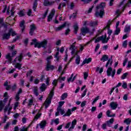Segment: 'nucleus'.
<instances>
[{
	"instance_id": "obj_51",
	"label": "nucleus",
	"mask_w": 131,
	"mask_h": 131,
	"mask_svg": "<svg viewBox=\"0 0 131 131\" xmlns=\"http://www.w3.org/2000/svg\"><path fill=\"white\" fill-rule=\"evenodd\" d=\"M87 92H88V89H85L81 95V98H83V97H84V96L86 95Z\"/></svg>"
},
{
	"instance_id": "obj_48",
	"label": "nucleus",
	"mask_w": 131,
	"mask_h": 131,
	"mask_svg": "<svg viewBox=\"0 0 131 131\" xmlns=\"http://www.w3.org/2000/svg\"><path fill=\"white\" fill-rule=\"evenodd\" d=\"M127 61H128V59L127 58H126L124 59L123 62V66L124 67L125 65L126 64V63H127Z\"/></svg>"
},
{
	"instance_id": "obj_22",
	"label": "nucleus",
	"mask_w": 131,
	"mask_h": 131,
	"mask_svg": "<svg viewBox=\"0 0 131 131\" xmlns=\"http://www.w3.org/2000/svg\"><path fill=\"white\" fill-rule=\"evenodd\" d=\"M75 63L77 64V65H79L80 63V56H79L78 55H76Z\"/></svg>"
},
{
	"instance_id": "obj_14",
	"label": "nucleus",
	"mask_w": 131,
	"mask_h": 131,
	"mask_svg": "<svg viewBox=\"0 0 131 131\" xmlns=\"http://www.w3.org/2000/svg\"><path fill=\"white\" fill-rule=\"evenodd\" d=\"M39 125L40 128H45V127L47 125V121L46 120L42 121L39 124V125H37L36 128H38Z\"/></svg>"
},
{
	"instance_id": "obj_17",
	"label": "nucleus",
	"mask_w": 131,
	"mask_h": 131,
	"mask_svg": "<svg viewBox=\"0 0 131 131\" xmlns=\"http://www.w3.org/2000/svg\"><path fill=\"white\" fill-rule=\"evenodd\" d=\"M36 27L35 25L32 24L30 26V31L29 32L30 35H33V32H34V30H35Z\"/></svg>"
},
{
	"instance_id": "obj_61",
	"label": "nucleus",
	"mask_w": 131,
	"mask_h": 131,
	"mask_svg": "<svg viewBox=\"0 0 131 131\" xmlns=\"http://www.w3.org/2000/svg\"><path fill=\"white\" fill-rule=\"evenodd\" d=\"M65 102L64 101H60L59 102V106L58 107H60L61 108V107H62V105H64Z\"/></svg>"
},
{
	"instance_id": "obj_44",
	"label": "nucleus",
	"mask_w": 131,
	"mask_h": 131,
	"mask_svg": "<svg viewBox=\"0 0 131 131\" xmlns=\"http://www.w3.org/2000/svg\"><path fill=\"white\" fill-rule=\"evenodd\" d=\"M74 32L75 34H76V33H77V31H78V26H77V25H75V26H74Z\"/></svg>"
},
{
	"instance_id": "obj_26",
	"label": "nucleus",
	"mask_w": 131,
	"mask_h": 131,
	"mask_svg": "<svg viewBox=\"0 0 131 131\" xmlns=\"http://www.w3.org/2000/svg\"><path fill=\"white\" fill-rule=\"evenodd\" d=\"M109 58V56L107 55H104L102 56V57L101 58V61H103V62H105V61H107L108 58Z\"/></svg>"
},
{
	"instance_id": "obj_64",
	"label": "nucleus",
	"mask_w": 131,
	"mask_h": 131,
	"mask_svg": "<svg viewBox=\"0 0 131 131\" xmlns=\"http://www.w3.org/2000/svg\"><path fill=\"white\" fill-rule=\"evenodd\" d=\"M127 68H131V61H129L128 62V64L127 66Z\"/></svg>"
},
{
	"instance_id": "obj_15",
	"label": "nucleus",
	"mask_w": 131,
	"mask_h": 131,
	"mask_svg": "<svg viewBox=\"0 0 131 131\" xmlns=\"http://www.w3.org/2000/svg\"><path fill=\"white\" fill-rule=\"evenodd\" d=\"M118 104L116 102H112L110 103V107L113 110H115L117 108Z\"/></svg>"
},
{
	"instance_id": "obj_11",
	"label": "nucleus",
	"mask_w": 131,
	"mask_h": 131,
	"mask_svg": "<svg viewBox=\"0 0 131 131\" xmlns=\"http://www.w3.org/2000/svg\"><path fill=\"white\" fill-rule=\"evenodd\" d=\"M70 50L71 51V53L72 55H76L77 56V54H78V50L77 49V47H75L74 44L71 46Z\"/></svg>"
},
{
	"instance_id": "obj_1",
	"label": "nucleus",
	"mask_w": 131,
	"mask_h": 131,
	"mask_svg": "<svg viewBox=\"0 0 131 131\" xmlns=\"http://www.w3.org/2000/svg\"><path fill=\"white\" fill-rule=\"evenodd\" d=\"M17 54V51H14L12 53V55L11 53H8L6 55V59L8 60V63L9 64H12L14 66L15 68H17L18 70H21L22 67V64L20 63V62L22 61L23 56L21 55L19 56L16 57L15 59L12 62L13 60V57H15V55Z\"/></svg>"
},
{
	"instance_id": "obj_33",
	"label": "nucleus",
	"mask_w": 131,
	"mask_h": 131,
	"mask_svg": "<svg viewBox=\"0 0 131 131\" xmlns=\"http://www.w3.org/2000/svg\"><path fill=\"white\" fill-rule=\"evenodd\" d=\"M57 111L59 112V113H60V114H61V115H63V114H65V111L61 108L60 107H57Z\"/></svg>"
},
{
	"instance_id": "obj_28",
	"label": "nucleus",
	"mask_w": 131,
	"mask_h": 131,
	"mask_svg": "<svg viewBox=\"0 0 131 131\" xmlns=\"http://www.w3.org/2000/svg\"><path fill=\"white\" fill-rule=\"evenodd\" d=\"M120 28H116V30L114 32V35H118L120 33Z\"/></svg>"
},
{
	"instance_id": "obj_24",
	"label": "nucleus",
	"mask_w": 131,
	"mask_h": 131,
	"mask_svg": "<svg viewBox=\"0 0 131 131\" xmlns=\"http://www.w3.org/2000/svg\"><path fill=\"white\" fill-rule=\"evenodd\" d=\"M4 86H6V89L7 91H9V90H10L11 89V86L10 85H9V81H6L4 84Z\"/></svg>"
},
{
	"instance_id": "obj_55",
	"label": "nucleus",
	"mask_w": 131,
	"mask_h": 131,
	"mask_svg": "<svg viewBox=\"0 0 131 131\" xmlns=\"http://www.w3.org/2000/svg\"><path fill=\"white\" fill-rule=\"evenodd\" d=\"M33 104V99H31L29 100L28 106H31Z\"/></svg>"
},
{
	"instance_id": "obj_42",
	"label": "nucleus",
	"mask_w": 131,
	"mask_h": 131,
	"mask_svg": "<svg viewBox=\"0 0 131 131\" xmlns=\"http://www.w3.org/2000/svg\"><path fill=\"white\" fill-rule=\"evenodd\" d=\"M77 16V13H73L72 15L70 16V19H75Z\"/></svg>"
},
{
	"instance_id": "obj_49",
	"label": "nucleus",
	"mask_w": 131,
	"mask_h": 131,
	"mask_svg": "<svg viewBox=\"0 0 131 131\" xmlns=\"http://www.w3.org/2000/svg\"><path fill=\"white\" fill-rule=\"evenodd\" d=\"M128 74L127 73H124L121 77L122 79H125Z\"/></svg>"
},
{
	"instance_id": "obj_57",
	"label": "nucleus",
	"mask_w": 131,
	"mask_h": 131,
	"mask_svg": "<svg viewBox=\"0 0 131 131\" xmlns=\"http://www.w3.org/2000/svg\"><path fill=\"white\" fill-rule=\"evenodd\" d=\"M122 87L123 88V89H126V88H127V84L126 83V82H123V84L122 85Z\"/></svg>"
},
{
	"instance_id": "obj_7",
	"label": "nucleus",
	"mask_w": 131,
	"mask_h": 131,
	"mask_svg": "<svg viewBox=\"0 0 131 131\" xmlns=\"http://www.w3.org/2000/svg\"><path fill=\"white\" fill-rule=\"evenodd\" d=\"M77 123V120H76V119H74L72 121V123L70 122L66 124L65 128H69V131H72L73 130V129H74V127H75Z\"/></svg>"
},
{
	"instance_id": "obj_52",
	"label": "nucleus",
	"mask_w": 131,
	"mask_h": 131,
	"mask_svg": "<svg viewBox=\"0 0 131 131\" xmlns=\"http://www.w3.org/2000/svg\"><path fill=\"white\" fill-rule=\"evenodd\" d=\"M123 48H126L127 47V40H125L123 42Z\"/></svg>"
},
{
	"instance_id": "obj_32",
	"label": "nucleus",
	"mask_w": 131,
	"mask_h": 131,
	"mask_svg": "<svg viewBox=\"0 0 131 131\" xmlns=\"http://www.w3.org/2000/svg\"><path fill=\"white\" fill-rule=\"evenodd\" d=\"M71 112V109H68L67 113L63 115V116H70L71 114H72Z\"/></svg>"
},
{
	"instance_id": "obj_58",
	"label": "nucleus",
	"mask_w": 131,
	"mask_h": 131,
	"mask_svg": "<svg viewBox=\"0 0 131 131\" xmlns=\"http://www.w3.org/2000/svg\"><path fill=\"white\" fill-rule=\"evenodd\" d=\"M99 96L96 97L95 98V99L93 100V102H92V105H94V104H95V102L98 101V100H99Z\"/></svg>"
},
{
	"instance_id": "obj_27",
	"label": "nucleus",
	"mask_w": 131,
	"mask_h": 131,
	"mask_svg": "<svg viewBox=\"0 0 131 131\" xmlns=\"http://www.w3.org/2000/svg\"><path fill=\"white\" fill-rule=\"evenodd\" d=\"M130 122H131V118H127L125 119L124 120V123H125V124H127V125H129V124H130Z\"/></svg>"
},
{
	"instance_id": "obj_10",
	"label": "nucleus",
	"mask_w": 131,
	"mask_h": 131,
	"mask_svg": "<svg viewBox=\"0 0 131 131\" xmlns=\"http://www.w3.org/2000/svg\"><path fill=\"white\" fill-rule=\"evenodd\" d=\"M115 73H116V70L115 69H112L111 67H109L106 71L107 76H112V78L114 77Z\"/></svg>"
},
{
	"instance_id": "obj_19",
	"label": "nucleus",
	"mask_w": 131,
	"mask_h": 131,
	"mask_svg": "<svg viewBox=\"0 0 131 131\" xmlns=\"http://www.w3.org/2000/svg\"><path fill=\"white\" fill-rule=\"evenodd\" d=\"M48 88V86L45 84V83H43L41 86L39 87L40 90L41 92H45L46 90H47Z\"/></svg>"
},
{
	"instance_id": "obj_8",
	"label": "nucleus",
	"mask_w": 131,
	"mask_h": 131,
	"mask_svg": "<svg viewBox=\"0 0 131 131\" xmlns=\"http://www.w3.org/2000/svg\"><path fill=\"white\" fill-rule=\"evenodd\" d=\"M94 31H95V29H93L92 32H90V29L88 27H83L81 29V33L82 35H85L86 33H90V34H93L94 33Z\"/></svg>"
},
{
	"instance_id": "obj_13",
	"label": "nucleus",
	"mask_w": 131,
	"mask_h": 131,
	"mask_svg": "<svg viewBox=\"0 0 131 131\" xmlns=\"http://www.w3.org/2000/svg\"><path fill=\"white\" fill-rule=\"evenodd\" d=\"M11 101H12V98H10L8 105L7 106H6L4 109L5 113H6V112H8V115H10V111L11 110H12V107L10 106V103L11 102Z\"/></svg>"
},
{
	"instance_id": "obj_45",
	"label": "nucleus",
	"mask_w": 131,
	"mask_h": 131,
	"mask_svg": "<svg viewBox=\"0 0 131 131\" xmlns=\"http://www.w3.org/2000/svg\"><path fill=\"white\" fill-rule=\"evenodd\" d=\"M18 15H19V17H23V16H25V13H24V10L19 11Z\"/></svg>"
},
{
	"instance_id": "obj_12",
	"label": "nucleus",
	"mask_w": 131,
	"mask_h": 131,
	"mask_svg": "<svg viewBox=\"0 0 131 131\" xmlns=\"http://www.w3.org/2000/svg\"><path fill=\"white\" fill-rule=\"evenodd\" d=\"M55 13H56L55 9H52L49 15L48 16V22H50L53 20V17L54 16Z\"/></svg>"
},
{
	"instance_id": "obj_3",
	"label": "nucleus",
	"mask_w": 131,
	"mask_h": 131,
	"mask_svg": "<svg viewBox=\"0 0 131 131\" xmlns=\"http://www.w3.org/2000/svg\"><path fill=\"white\" fill-rule=\"evenodd\" d=\"M105 3H101L100 6L96 7V12L95 13L96 17H100L102 18L104 15V8H105Z\"/></svg>"
},
{
	"instance_id": "obj_54",
	"label": "nucleus",
	"mask_w": 131,
	"mask_h": 131,
	"mask_svg": "<svg viewBox=\"0 0 131 131\" xmlns=\"http://www.w3.org/2000/svg\"><path fill=\"white\" fill-rule=\"evenodd\" d=\"M79 50H78V53L81 52L82 51H83V46L82 45H80Z\"/></svg>"
},
{
	"instance_id": "obj_36",
	"label": "nucleus",
	"mask_w": 131,
	"mask_h": 131,
	"mask_svg": "<svg viewBox=\"0 0 131 131\" xmlns=\"http://www.w3.org/2000/svg\"><path fill=\"white\" fill-rule=\"evenodd\" d=\"M113 122H114V119L111 118L109 121H107L106 122V123L108 125V126H110V124H112Z\"/></svg>"
},
{
	"instance_id": "obj_50",
	"label": "nucleus",
	"mask_w": 131,
	"mask_h": 131,
	"mask_svg": "<svg viewBox=\"0 0 131 131\" xmlns=\"http://www.w3.org/2000/svg\"><path fill=\"white\" fill-rule=\"evenodd\" d=\"M32 73H33V70H31L29 71L27 74V76H30V75H32Z\"/></svg>"
},
{
	"instance_id": "obj_47",
	"label": "nucleus",
	"mask_w": 131,
	"mask_h": 131,
	"mask_svg": "<svg viewBox=\"0 0 131 131\" xmlns=\"http://www.w3.org/2000/svg\"><path fill=\"white\" fill-rule=\"evenodd\" d=\"M74 74H72L71 75V77L68 79V82L69 83V82H70V81H72V77H73Z\"/></svg>"
},
{
	"instance_id": "obj_2",
	"label": "nucleus",
	"mask_w": 131,
	"mask_h": 131,
	"mask_svg": "<svg viewBox=\"0 0 131 131\" xmlns=\"http://www.w3.org/2000/svg\"><path fill=\"white\" fill-rule=\"evenodd\" d=\"M58 79L57 80H54L52 82V84L54 86L53 89L50 92V93L49 94V95L48 96V98L45 100L43 105L45 106L46 109L48 108L50 106V104L51 103H52V98H53V96H54V89H55V86H57V84L58 83Z\"/></svg>"
},
{
	"instance_id": "obj_18",
	"label": "nucleus",
	"mask_w": 131,
	"mask_h": 131,
	"mask_svg": "<svg viewBox=\"0 0 131 131\" xmlns=\"http://www.w3.org/2000/svg\"><path fill=\"white\" fill-rule=\"evenodd\" d=\"M55 69V67L54 66L51 65V63H47L46 70L47 71H49V70H54Z\"/></svg>"
},
{
	"instance_id": "obj_60",
	"label": "nucleus",
	"mask_w": 131,
	"mask_h": 131,
	"mask_svg": "<svg viewBox=\"0 0 131 131\" xmlns=\"http://www.w3.org/2000/svg\"><path fill=\"white\" fill-rule=\"evenodd\" d=\"M55 58H56L57 61H59V52H57L55 56Z\"/></svg>"
},
{
	"instance_id": "obj_30",
	"label": "nucleus",
	"mask_w": 131,
	"mask_h": 131,
	"mask_svg": "<svg viewBox=\"0 0 131 131\" xmlns=\"http://www.w3.org/2000/svg\"><path fill=\"white\" fill-rule=\"evenodd\" d=\"M10 8H11V6H9L8 8H7V6H5L3 11V13H6V11L7 10V14H10Z\"/></svg>"
},
{
	"instance_id": "obj_29",
	"label": "nucleus",
	"mask_w": 131,
	"mask_h": 131,
	"mask_svg": "<svg viewBox=\"0 0 131 131\" xmlns=\"http://www.w3.org/2000/svg\"><path fill=\"white\" fill-rule=\"evenodd\" d=\"M65 26H66V25L65 24H64L63 25L56 28L55 29L56 31H60V30H62V29H63V28H64V27H65Z\"/></svg>"
},
{
	"instance_id": "obj_62",
	"label": "nucleus",
	"mask_w": 131,
	"mask_h": 131,
	"mask_svg": "<svg viewBox=\"0 0 131 131\" xmlns=\"http://www.w3.org/2000/svg\"><path fill=\"white\" fill-rule=\"evenodd\" d=\"M53 122H54V123H55V124L57 125V124L59 123V119L58 118L56 119L53 121Z\"/></svg>"
},
{
	"instance_id": "obj_56",
	"label": "nucleus",
	"mask_w": 131,
	"mask_h": 131,
	"mask_svg": "<svg viewBox=\"0 0 131 131\" xmlns=\"http://www.w3.org/2000/svg\"><path fill=\"white\" fill-rule=\"evenodd\" d=\"M111 24H112V21L111 20H109L107 23V25L106 26V28L109 29L110 27V25H111Z\"/></svg>"
},
{
	"instance_id": "obj_9",
	"label": "nucleus",
	"mask_w": 131,
	"mask_h": 131,
	"mask_svg": "<svg viewBox=\"0 0 131 131\" xmlns=\"http://www.w3.org/2000/svg\"><path fill=\"white\" fill-rule=\"evenodd\" d=\"M4 97H5L4 100L3 101H0V112L2 111V110H3V108H4L5 104H6L7 101H8V99L9 98L8 93L6 92L4 95Z\"/></svg>"
},
{
	"instance_id": "obj_6",
	"label": "nucleus",
	"mask_w": 131,
	"mask_h": 131,
	"mask_svg": "<svg viewBox=\"0 0 131 131\" xmlns=\"http://www.w3.org/2000/svg\"><path fill=\"white\" fill-rule=\"evenodd\" d=\"M98 36L99 35L97 34L96 36L94 38V39H95V43L99 42L100 40H101L103 43H106V42H108L110 37L107 38V35L105 34L104 35H102L100 37H98Z\"/></svg>"
},
{
	"instance_id": "obj_63",
	"label": "nucleus",
	"mask_w": 131,
	"mask_h": 131,
	"mask_svg": "<svg viewBox=\"0 0 131 131\" xmlns=\"http://www.w3.org/2000/svg\"><path fill=\"white\" fill-rule=\"evenodd\" d=\"M126 6L127 7H131V0H129L128 3L126 4Z\"/></svg>"
},
{
	"instance_id": "obj_40",
	"label": "nucleus",
	"mask_w": 131,
	"mask_h": 131,
	"mask_svg": "<svg viewBox=\"0 0 131 131\" xmlns=\"http://www.w3.org/2000/svg\"><path fill=\"white\" fill-rule=\"evenodd\" d=\"M41 115V114H37L34 117L33 122L34 121H36V120H37V119H38V118H39V117H40V116Z\"/></svg>"
},
{
	"instance_id": "obj_59",
	"label": "nucleus",
	"mask_w": 131,
	"mask_h": 131,
	"mask_svg": "<svg viewBox=\"0 0 131 131\" xmlns=\"http://www.w3.org/2000/svg\"><path fill=\"white\" fill-rule=\"evenodd\" d=\"M8 48L10 51H13V50L15 49V45H13L12 46H8Z\"/></svg>"
},
{
	"instance_id": "obj_43",
	"label": "nucleus",
	"mask_w": 131,
	"mask_h": 131,
	"mask_svg": "<svg viewBox=\"0 0 131 131\" xmlns=\"http://www.w3.org/2000/svg\"><path fill=\"white\" fill-rule=\"evenodd\" d=\"M19 131H28V128L25 127V126L21 127Z\"/></svg>"
},
{
	"instance_id": "obj_21",
	"label": "nucleus",
	"mask_w": 131,
	"mask_h": 131,
	"mask_svg": "<svg viewBox=\"0 0 131 131\" xmlns=\"http://www.w3.org/2000/svg\"><path fill=\"white\" fill-rule=\"evenodd\" d=\"M25 23V21L22 20L19 25V26L21 28V32H23L24 31V29H25V26H24V24Z\"/></svg>"
},
{
	"instance_id": "obj_23",
	"label": "nucleus",
	"mask_w": 131,
	"mask_h": 131,
	"mask_svg": "<svg viewBox=\"0 0 131 131\" xmlns=\"http://www.w3.org/2000/svg\"><path fill=\"white\" fill-rule=\"evenodd\" d=\"M53 4H54V2H50L49 0H45L43 3L44 6H51V5H53Z\"/></svg>"
},
{
	"instance_id": "obj_38",
	"label": "nucleus",
	"mask_w": 131,
	"mask_h": 131,
	"mask_svg": "<svg viewBox=\"0 0 131 131\" xmlns=\"http://www.w3.org/2000/svg\"><path fill=\"white\" fill-rule=\"evenodd\" d=\"M33 92L35 96H38V91L37 86L34 88Z\"/></svg>"
},
{
	"instance_id": "obj_39",
	"label": "nucleus",
	"mask_w": 131,
	"mask_h": 131,
	"mask_svg": "<svg viewBox=\"0 0 131 131\" xmlns=\"http://www.w3.org/2000/svg\"><path fill=\"white\" fill-rule=\"evenodd\" d=\"M68 96V94H67V93H63L61 97V100H65V99L67 98Z\"/></svg>"
},
{
	"instance_id": "obj_20",
	"label": "nucleus",
	"mask_w": 131,
	"mask_h": 131,
	"mask_svg": "<svg viewBox=\"0 0 131 131\" xmlns=\"http://www.w3.org/2000/svg\"><path fill=\"white\" fill-rule=\"evenodd\" d=\"M124 32L126 33H128V32H130V26L128 25H126L125 26V29L124 30Z\"/></svg>"
},
{
	"instance_id": "obj_53",
	"label": "nucleus",
	"mask_w": 131,
	"mask_h": 131,
	"mask_svg": "<svg viewBox=\"0 0 131 131\" xmlns=\"http://www.w3.org/2000/svg\"><path fill=\"white\" fill-rule=\"evenodd\" d=\"M101 128L102 129H106L107 128V124L106 123L102 124L101 126Z\"/></svg>"
},
{
	"instance_id": "obj_5",
	"label": "nucleus",
	"mask_w": 131,
	"mask_h": 131,
	"mask_svg": "<svg viewBox=\"0 0 131 131\" xmlns=\"http://www.w3.org/2000/svg\"><path fill=\"white\" fill-rule=\"evenodd\" d=\"M11 34L12 36H15L16 34V32L13 29H10L7 33L6 31L3 32L2 35L3 39H9L11 37Z\"/></svg>"
},
{
	"instance_id": "obj_37",
	"label": "nucleus",
	"mask_w": 131,
	"mask_h": 131,
	"mask_svg": "<svg viewBox=\"0 0 131 131\" xmlns=\"http://www.w3.org/2000/svg\"><path fill=\"white\" fill-rule=\"evenodd\" d=\"M51 60H53L52 56H49L47 58V64H51Z\"/></svg>"
},
{
	"instance_id": "obj_34",
	"label": "nucleus",
	"mask_w": 131,
	"mask_h": 131,
	"mask_svg": "<svg viewBox=\"0 0 131 131\" xmlns=\"http://www.w3.org/2000/svg\"><path fill=\"white\" fill-rule=\"evenodd\" d=\"M110 113H111V112L110 111V110H108L106 112V115L108 117H114V116H115V114H114L113 115H110Z\"/></svg>"
},
{
	"instance_id": "obj_16",
	"label": "nucleus",
	"mask_w": 131,
	"mask_h": 131,
	"mask_svg": "<svg viewBox=\"0 0 131 131\" xmlns=\"http://www.w3.org/2000/svg\"><path fill=\"white\" fill-rule=\"evenodd\" d=\"M92 62V58H85L82 62L81 66H83L85 64H89Z\"/></svg>"
},
{
	"instance_id": "obj_25",
	"label": "nucleus",
	"mask_w": 131,
	"mask_h": 131,
	"mask_svg": "<svg viewBox=\"0 0 131 131\" xmlns=\"http://www.w3.org/2000/svg\"><path fill=\"white\" fill-rule=\"evenodd\" d=\"M90 26L91 27H95V26H97L98 25V21H91L89 24Z\"/></svg>"
},
{
	"instance_id": "obj_41",
	"label": "nucleus",
	"mask_w": 131,
	"mask_h": 131,
	"mask_svg": "<svg viewBox=\"0 0 131 131\" xmlns=\"http://www.w3.org/2000/svg\"><path fill=\"white\" fill-rule=\"evenodd\" d=\"M65 77H59L57 79V80L59 81V82H62V81H65Z\"/></svg>"
},
{
	"instance_id": "obj_46",
	"label": "nucleus",
	"mask_w": 131,
	"mask_h": 131,
	"mask_svg": "<svg viewBox=\"0 0 131 131\" xmlns=\"http://www.w3.org/2000/svg\"><path fill=\"white\" fill-rule=\"evenodd\" d=\"M112 30L108 29L107 33L108 34V36L107 37H110L109 39H110V36H111V34H112Z\"/></svg>"
},
{
	"instance_id": "obj_31",
	"label": "nucleus",
	"mask_w": 131,
	"mask_h": 131,
	"mask_svg": "<svg viewBox=\"0 0 131 131\" xmlns=\"http://www.w3.org/2000/svg\"><path fill=\"white\" fill-rule=\"evenodd\" d=\"M112 63H113V61L109 59L105 65V67L106 68L108 67H111V66H112Z\"/></svg>"
},
{
	"instance_id": "obj_4",
	"label": "nucleus",
	"mask_w": 131,
	"mask_h": 131,
	"mask_svg": "<svg viewBox=\"0 0 131 131\" xmlns=\"http://www.w3.org/2000/svg\"><path fill=\"white\" fill-rule=\"evenodd\" d=\"M31 45H34L35 48H38V49H40V48H46L47 47V45H48V41L46 40H44L43 41L39 42H37V40L36 39H34L32 40Z\"/></svg>"
},
{
	"instance_id": "obj_35",
	"label": "nucleus",
	"mask_w": 131,
	"mask_h": 131,
	"mask_svg": "<svg viewBox=\"0 0 131 131\" xmlns=\"http://www.w3.org/2000/svg\"><path fill=\"white\" fill-rule=\"evenodd\" d=\"M36 8H37V2H36V0H35L33 6V9L34 12L36 11Z\"/></svg>"
}]
</instances>
